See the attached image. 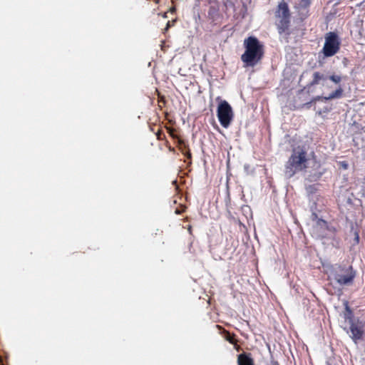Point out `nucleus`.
Listing matches in <instances>:
<instances>
[{
    "mask_svg": "<svg viewBox=\"0 0 365 365\" xmlns=\"http://www.w3.org/2000/svg\"><path fill=\"white\" fill-rule=\"evenodd\" d=\"M311 4L312 0H300L299 4L295 7L302 19H305L309 16V8Z\"/></svg>",
    "mask_w": 365,
    "mask_h": 365,
    "instance_id": "6",
    "label": "nucleus"
},
{
    "mask_svg": "<svg viewBox=\"0 0 365 365\" xmlns=\"http://www.w3.org/2000/svg\"><path fill=\"white\" fill-rule=\"evenodd\" d=\"M234 346H235V349H236V351H240L242 349H241V347H240V346H239V345L237 344V343L236 344V345H234Z\"/></svg>",
    "mask_w": 365,
    "mask_h": 365,
    "instance_id": "17",
    "label": "nucleus"
},
{
    "mask_svg": "<svg viewBox=\"0 0 365 365\" xmlns=\"http://www.w3.org/2000/svg\"><path fill=\"white\" fill-rule=\"evenodd\" d=\"M343 88H341V86H339V88L335 91L330 93L328 96L322 97V98L325 101L334 98H340L343 96Z\"/></svg>",
    "mask_w": 365,
    "mask_h": 365,
    "instance_id": "12",
    "label": "nucleus"
},
{
    "mask_svg": "<svg viewBox=\"0 0 365 365\" xmlns=\"http://www.w3.org/2000/svg\"><path fill=\"white\" fill-rule=\"evenodd\" d=\"M182 212V205H180V207L176 208L175 213L177 215H180Z\"/></svg>",
    "mask_w": 365,
    "mask_h": 365,
    "instance_id": "16",
    "label": "nucleus"
},
{
    "mask_svg": "<svg viewBox=\"0 0 365 365\" xmlns=\"http://www.w3.org/2000/svg\"><path fill=\"white\" fill-rule=\"evenodd\" d=\"M217 118L221 125L228 128L233 118L231 106L226 101H221L217 107Z\"/></svg>",
    "mask_w": 365,
    "mask_h": 365,
    "instance_id": "5",
    "label": "nucleus"
},
{
    "mask_svg": "<svg viewBox=\"0 0 365 365\" xmlns=\"http://www.w3.org/2000/svg\"><path fill=\"white\" fill-rule=\"evenodd\" d=\"M321 98H322V97H320V96H317V97L315 98V100H319V99H320Z\"/></svg>",
    "mask_w": 365,
    "mask_h": 365,
    "instance_id": "22",
    "label": "nucleus"
},
{
    "mask_svg": "<svg viewBox=\"0 0 365 365\" xmlns=\"http://www.w3.org/2000/svg\"><path fill=\"white\" fill-rule=\"evenodd\" d=\"M327 78H329V80H331L332 82H334L335 83H339L342 80L341 76H340L339 75H335V74L327 77Z\"/></svg>",
    "mask_w": 365,
    "mask_h": 365,
    "instance_id": "13",
    "label": "nucleus"
},
{
    "mask_svg": "<svg viewBox=\"0 0 365 365\" xmlns=\"http://www.w3.org/2000/svg\"><path fill=\"white\" fill-rule=\"evenodd\" d=\"M340 39L334 32H329L325 36V42L322 53L325 57L334 56L340 49Z\"/></svg>",
    "mask_w": 365,
    "mask_h": 365,
    "instance_id": "4",
    "label": "nucleus"
},
{
    "mask_svg": "<svg viewBox=\"0 0 365 365\" xmlns=\"http://www.w3.org/2000/svg\"><path fill=\"white\" fill-rule=\"evenodd\" d=\"M267 365H279V363L273 358L272 356H271L270 361L267 364Z\"/></svg>",
    "mask_w": 365,
    "mask_h": 365,
    "instance_id": "15",
    "label": "nucleus"
},
{
    "mask_svg": "<svg viewBox=\"0 0 365 365\" xmlns=\"http://www.w3.org/2000/svg\"><path fill=\"white\" fill-rule=\"evenodd\" d=\"M327 79V77L325 76L324 74L316 71L313 73V78L312 81L310 82L309 85L313 86L319 84L321 81H325Z\"/></svg>",
    "mask_w": 365,
    "mask_h": 365,
    "instance_id": "11",
    "label": "nucleus"
},
{
    "mask_svg": "<svg viewBox=\"0 0 365 365\" xmlns=\"http://www.w3.org/2000/svg\"><path fill=\"white\" fill-rule=\"evenodd\" d=\"M245 52L241 60L245 66H255L264 56V45L255 36H249L244 41Z\"/></svg>",
    "mask_w": 365,
    "mask_h": 365,
    "instance_id": "1",
    "label": "nucleus"
},
{
    "mask_svg": "<svg viewBox=\"0 0 365 365\" xmlns=\"http://www.w3.org/2000/svg\"><path fill=\"white\" fill-rule=\"evenodd\" d=\"M187 230L190 235H192V227L190 225H188Z\"/></svg>",
    "mask_w": 365,
    "mask_h": 365,
    "instance_id": "19",
    "label": "nucleus"
},
{
    "mask_svg": "<svg viewBox=\"0 0 365 365\" xmlns=\"http://www.w3.org/2000/svg\"><path fill=\"white\" fill-rule=\"evenodd\" d=\"M355 240L356 241V242H359V235L357 233L356 234Z\"/></svg>",
    "mask_w": 365,
    "mask_h": 365,
    "instance_id": "21",
    "label": "nucleus"
},
{
    "mask_svg": "<svg viewBox=\"0 0 365 365\" xmlns=\"http://www.w3.org/2000/svg\"><path fill=\"white\" fill-rule=\"evenodd\" d=\"M217 327L222 330L221 334L223 336L225 340L229 341L230 344L233 345H236V344L238 342V341L235 339L236 335L235 334H230V331L225 329L220 325H217Z\"/></svg>",
    "mask_w": 365,
    "mask_h": 365,
    "instance_id": "10",
    "label": "nucleus"
},
{
    "mask_svg": "<svg viewBox=\"0 0 365 365\" xmlns=\"http://www.w3.org/2000/svg\"><path fill=\"white\" fill-rule=\"evenodd\" d=\"M350 331L351 333V338L356 341L359 339H361L363 336V329L362 326L360 325L358 322H351L350 325Z\"/></svg>",
    "mask_w": 365,
    "mask_h": 365,
    "instance_id": "7",
    "label": "nucleus"
},
{
    "mask_svg": "<svg viewBox=\"0 0 365 365\" xmlns=\"http://www.w3.org/2000/svg\"><path fill=\"white\" fill-rule=\"evenodd\" d=\"M237 365H255L252 354L249 352H242L237 355Z\"/></svg>",
    "mask_w": 365,
    "mask_h": 365,
    "instance_id": "8",
    "label": "nucleus"
},
{
    "mask_svg": "<svg viewBox=\"0 0 365 365\" xmlns=\"http://www.w3.org/2000/svg\"><path fill=\"white\" fill-rule=\"evenodd\" d=\"M183 220H184V222H185V220H187V217H184V218H183Z\"/></svg>",
    "mask_w": 365,
    "mask_h": 365,
    "instance_id": "23",
    "label": "nucleus"
},
{
    "mask_svg": "<svg viewBox=\"0 0 365 365\" xmlns=\"http://www.w3.org/2000/svg\"><path fill=\"white\" fill-rule=\"evenodd\" d=\"M184 156L187 157V158H190V157H191V154H190V153H184Z\"/></svg>",
    "mask_w": 365,
    "mask_h": 365,
    "instance_id": "20",
    "label": "nucleus"
},
{
    "mask_svg": "<svg viewBox=\"0 0 365 365\" xmlns=\"http://www.w3.org/2000/svg\"><path fill=\"white\" fill-rule=\"evenodd\" d=\"M350 269L351 271L348 274H338L336 277V279L339 284L344 285L352 283L355 277V273L352 272L351 267H350Z\"/></svg>",
    "mask_w": 365,
    "mask_h": 365,
    "instance_id": "9",
    "label": "nucleus"
},
{
    "mask_svg": "<svg viewBox=\"0 0 365 365\" xmlns=\"http://www.w3.org/2000/svg\"><path fill=\"white\" fill-rule=\"evenodd\" d=\"M173 183L175 185V188H176V190H179V186H178V185L177 184V181H176V180H173Z\"/></svg>",
    "mask_w": 365,
    "mask_h": 365,
    "instance_id": "18",
    "label": "nucleus"
},
{
    "mask_svg": "<svg viewBox=\"0 0 365 365\" xmlns=\"http://www.w3.org/2000/svg\"><path fill=\"white\" fill-rule=\"evenodd\" d=\"M170 135L175 139V138H177V140H178V147H179V149L180 150H182V146H181V143H182V140L177 136V134L175 133V131L173 130H170Z\"/></svg>",
    "mask_w": 365,
    "mask_h": 365,
    "instance_id": "14",
    "label": "nucleus"
},
{
    "mask_svg": "<svg viewBox=\"0 0 365 365\" xmlns=\"http://www.w3.org/2000/svg\"><path fill=\"white\" fill-rule=\"evenodd\" d=\"M177 202L176 200L173 201V203L175 204Z\"/></svg>",
    "mask_w": 365,
    "mask_h": 365,
    "instance_id": "24",
    "label": "nucleus"
},
{
    "mask_svg": "<svg viewBox=\"0 0 365 365\" xmlns=\"http://www.w3.org/2000/svg\"><path fill=\"white\" fill-rule=\"evenodd\" d=\"M308 160L307 153L304 149H294L286 163L285 174L291 178L295 173L305 170Z\"/></svg>",
    "mask_w": 365,
    "mask_h": 365,
    "instance_id": "3",
    "label": "nucleus"
},
{
    "mask_svg": "<svg viewBox=\"0 0 365 365\" xmlns=\"http://www.w3.org/2000/svg\"><path fill=\"white\" fill-rule=\"evenodd\" d=\"M291 16L288 4L281 0L274 11L275 26L279 35L285 34L287 37L290 35Z\"/></svg>",
    "mask_w": 365,
    "mask_h": 365,
    "instance_id": "2",
    "label": "nucleus"
}]
</instances>
